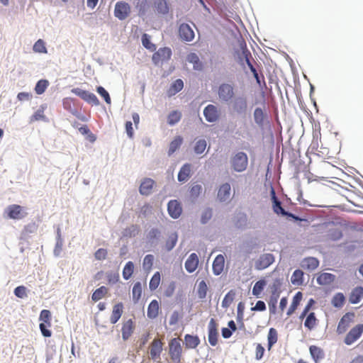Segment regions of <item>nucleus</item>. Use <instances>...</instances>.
I'll return each mask as SVG.
<instances>
[{
    "label": "nucleus",
    "instance_id": "60",
    "mask_svg": "<svg viewBox=\"0 0 363 363\" xmlns=\"http://www.w3.org/2000/svg\"><path fill=\"white\" fill-rule=\"evenodd\" d=\"M235 296V292L233 291H229L224 297L223 300V306L228 307L233 302Z\"/></svg>",
    "mask_w": 363,
    "mask_h": 363
},
{
    "label": "nucleus",
    "instance_id": "36",
    "mask_svg": "<svg viewBox=\"0 0 363 363\" xmlns=\"http://www.w3.org/2000/svg\"><path fill=\"white\" fill-rule=\"evenodd\" d=\"M154 4L158 13L166 14L169 12V6L166 0H155Z\"/></svg>",
    "mask_w": 363,
    "mask_h": 363
},
{
    "label": "nucleus",
    "instance_id": "7",
    "mask_svg": "<svg viewBox=\"0 0 363 363\" xmlns=\"http://www.w3.org/2000/svg\"><path fill=\"white\" fill-rule=\"evenodd\" d=\"M131 11L130 5L123 1H121L116 4L114 9V15L119 20H125L127 18Z\"/></svg>",
    "mask_w": 363,
    "mask_h": 363
},
{
    "label": "nucleus",
    "instance_id": "5",
    "mask_svg": "<svg viewBox=\"0 0 363 363\" xmlns=\"http://www.w3.org/2000/svg\"><path fill=\"white\" fill-rule=\"evenodd\" d=\"M363 334V324H357L348 332L346 335L344 342L347 345H350L355 342Z\"/></svg>",
    "mask_w": 363,
    "mask_h": 363
},
{
    "label": "nucleus",
    "instance_id": "53",
    "mask_svg": "<svg viewBox=\"0 0 363 363\" xmlns=\"http://www.w3.org/2000/svg\"><path fill=\"white\" fill-rule=\"evenodd\" d=\"M264 112L261 108H256L254 111V119L256 123L260 125L264 121Z\"/></svg>",
    "mask_w": 363,
    "mask_h": 363
},
{
    "label": "nucleus",
    "instance_id": "34",
    "mask_svg": "<svg viewBox=\"0 0 363 363\" xmlns=\"http://www.w3.org/2000/svg\"><path fill=\"white\" fill-rule=\"evenodd\" d=\"M267 282L265 280L261 279L257 281L253 288H252V294L257 298H259L262 292L263 291Z\"/></svg>",
    "mask_w": 363,
    "mask_h": 363
},
{
    "label": "nucleus",
    "instance_id": "32",
    "mask_svg": "<svg viewBox=\"0 0 363 363\" xmlns=\"http://www.w3.org/2000/svg\"><path fill=\"white\" fill-rule=\"evenodd\" d=\"M108 292V289L104 286H102L93 292L91 295V300L94 302H96L104 298L107 295Z\"/></svg>",
    "mask_w": 363,
    "mask_h": 363
},
{
    "label": "nucleus",
    "instance_id": "43",
    "mask_svg": "<svg viewBox=\"0 0 363 363\" xmlns=\"http://www.w3.org/2000/svg\"><path fill=\"white\" fill-rule=\"evenodd\" d=\"M134 271V264L132 262H128L123 269V277L125 280H128L130 278Z\"/></svg>",
    "mask_w": 363,
    "mask_h": 363
},
{
    "label": "nucleus",
    "instance_id": "23",
    "mask_svg": "<svg viewBox=\"0 0 363 363\" xmlns=\"http://www.w3.org/2000/svg\"><path fill=\"white\" fill-rule=\"evenodd\" d=\"M225 265V258L223 255H218L216 257L213 262V272L214 274L219 275L220 274L224 269Z\"/></svg>",
    "mask_w": 363,
    "mask_h": 363
},
{
    "label": "nucleus",
    "instance_id": "37",
    "mask_svg": "<svg viewBox=\"0 0 363 363\" xmlns=\"http://www.w3.org/2000/svg\"><path fill=\"white\" fill-rule=\"evenodd\" d=\"M268 350H270L272 346L277 342L278 340V334L276 329L272 328L269 329L268 335Z\"/></svg>",
    "mask_w": 363,
    "mask_h": 363
},
{
    "label": "nucleus",
    "instance_id": "24",
    "mask_svg": "<svg viewBox=\"0 0 363 363\" xmlns=\"http://www.w3.org/2000/svg\"><path fill=\"white\" fill-rule=\"evenodd\" d=\"M230 185L228 183L222 184L218 192V198L220 201H225L230 196Z\"/></svg>",
    "mask_w": 363,
    "mask_h": 363
},
{
    "label": "nucleus",
    "instance_id": "35",
    "mask_svg": "<svg viewBox=\"0 0 363 363\" xmlns=\"http://www.w3.org/2000/svg\"><path fill=\"white\" fill-rule=\"evenodd\" d=\"M318 320L313 312L310 313L304 322V326L309 330L313 329L317 325Z\"/></svg>",
    "mask_w": 363,
    "mask_h": 363
},
{
    "label": "nucleus",
    "instance_id": "10",
    "mask_svg": "<svg viewBox=\"0 0 363 363\" xmlns=\"http://www.w3.org/2000/svg\"><path fill=\"white\" fill-rule=\"evenodd\" d=\"M241 50H242V55L240 57V60H241L242 59L245 60V61L246 64L247 65V66L249 67L250 71L252 72L257 84H260V79H259V74H258L256 69L254 67V66L252 65V64L250 62V58H251L252 55H251V53L249 51V50L247 48L245 43L244 44V45L241 46Z\"/></svg>",
    "mask_w": 363,
    "mask_h": 363
},
{
    "label": "nucleus",
    "instance_id": "9",
    "mask_svg": "<svg viewBox=\"0 0 363 363\" xmlns=\"http://www.w3.org/2000/svg\"><path fill=\"white\" fill-rule=\"evenodd\" d=\"M218 323L211 318L208 325V340L211 346H216L218 342Z\"/></svg>",
    "mask_w": 363,
    "mask_h": 363
},
{
    "label": "nucleus",
    "instance_id": "38",
    "mask_svg": "<svg viewBox=\"0 0 363 363\" xmlns=\"http://www.w3.org/2000/svg\"><path fill=\"white\" fill-rule=\"evenodd\" d=\"M187 60L189 62L193 64L194 69L201 70L202 69L203 65L196 54H189L187 56Z\"/></svg>",
    "mask_w": 363,
    "mask_h": 363
},
{
    "label": "nucleus",
    "instance_id": "8",
    "mask_svg": "<svg viewBox=\"0 0 363 363\" xmlns=\"http://www.w3.org/2000/svg\"><path fill=\"white\" fill-rule=\"evenodd\" d=\"M6 212L8 218L13 220H20L26 216L27 213L23 207L18 204H12L7 207Z\"/></svg>",
    "mask_w": 363,
    "mask_h": 363
},
{
    "label": "nucleus",
    "instance_id": "59",
    "mask_svg": "<svg viewBox=\"0 0 363 363\" xmlns=\"http://www.w3.org/2000/svg\"><path fill=\"white\" fill-rule=\"evenodd\" d=\"M27 289L24 286H17L14 289V294L16 296L20 298H24L27 296Z\"/></svg>",
    "mask_w": 363,
    "mask_h": 363
},
{
    "label": "nucleus",
    "instance_id": "51",
    "mask_svg": "<svg viewBox=\"0 0 363 363\" xmlns=\"http://www.w3.org/2000/svg\"><path fill=\"white\" fill-rule=\"evenodd\" d=\"M160 283V272H157L154 274V275L152 277V278L150 279V281L149 284L150 289L152 291L155 290L158 287Z\"/></svg>",
    "mask_w": 363,
    "mask_h": 363
},
{
    "label": "nucleus",
    "instance_id": "42",
    "mask_svg": "<svg viewBox=\"0 0 363 363\" xmlns=\"http://www.w3.org/2000/svg\"><path fill=\"white\" fill-rule=\"evenodd\" d=\"M303 272L300 269H296L294 272L291 277V281L293 284L300 285L303 283Z\"/></svg>",
    "mask_w": 363,
    "mask_h": 363
},
{
    "label": "nucleus",
    "instance_id": "55",
    "mask_svg": "<svg viewBox=\"0 0 363 363\" xmlns=\"http://www.w3.org/2000/svg\"><path fill=\"white\" fill-rule=\"evenodd\" d=\"M96 91L101 97L104 98L106 104H111V99L110 97V95L108 92L103 86H97Z\"/></svg>",
    "mask_w": 363,
    "mask_h": 363
},
{
    "label": "nucleus",
    "instance_id": "52",
    "mask_svg": "<svg viewBox=\"0 0 363 363\" xmlns=\"http://www.w3.org/2000/svg\"><path fill=\"white\" fill-rule=\"evenodd\" d=\"M33 51L39 53H47V48L43 40H38L33 45Z\"/></svg>",
    "mask_w": 363,
    "mask_h": 363
},
{
    "label": "nucleus",
    "instance_id": "46",
    "mask_svg": "<svg viewBox=\"0 0 363 363\" xmlns=\"http://www.w3.org/2000/svg\"><path fill=\"white\" fill-rule=\"evenodd\" d=\"M142 295V286L140 282H136L133 287V299L138 302Z\"/></svg>",
    "mask_w": 363,
    "mask_h": 363
},
{
    "label": "nucleus",
    "instance_id": "3",
    "mask_svg": "<svg viewBox=\"0 0 363 363\" xmlns=\"http://www.w3.org/2000/svg\"><path fill=\"white\" fill-rule=\"evenodd\" d=\"M169 354L172 362H180L182 357V347L178 338H173L169 343Z\"/></svg>",
    "mask_w": 363,
    "mask_h": 363
},
{
    "label": "nucleus",
    "instance_id": "13",
    "mask_svg": "<svg viewBox=\"0 0 363 363\" xmlns=\"http://www.w3.org/2000/svg\"><path fill=\"white\" fill-rule=\"evenodd\" d=\"M271 196H272V203H273L272 208H273V211L275 213L281 214L282 216H287L289 217L296 218L292 213L286 212L282 208L281 203L277 198L275 191L273 188L271 190Z\"/></svg>",
    "mask_w": 363,
    "mask_h": 363
},
{
    "label": "nucleus",
    "instance_id": "11",
    "mask_svg": "<svg viewBox=\"0 0 363 363\" xmlns=\"http://www.w3.org/2000/svg\"><path fill=\"white\" fill-rule=\"evenodd\" d=\"M233 111L239 115L245 114L247 111V101L245 97H237L232 104Z\"/></svg>",
    "mask_w": 363,
    "mask_h": 363
},
{
    "label": "nucleus",
    "instance_id": "44",
    "mask_svg": "<svg viewBox=\"0 0 363 363\" xmlns=\"http://www.w3.org/2000/svg\"><path fill=\"white\" fill-rule=\"evenodd\" d=\"M142 43L145 48L152 52L156 50V45L151 43L150 37L146 33L142 35Z\"/></svg>",
    "mask_w": 363,
    "mask_h": 363
},
{
    "label": "nucleus",
    "instance_id": "33",
    "mask_svg": "<svg viewBox=\"0 0 363 363\" xmlns=\"http://www.w3.org/2000/svg\"><path fill=\"white\" fill-rule=\"evenodd\" d=\"M190 172L191 165L189 164H185L182 166L178 174V180L179 182L186 181L189 178Z\"/></svg>",
    "mask_w": 363,
    "mask_h": 363
},
{
    "label": "nucleus",
    "instance_id": "17",
    "mask_svg": "<svg viewBox=\"0 0 363 363\" xmlns=\"http://www.w3.org/2000/svg\"><path fill=\"white\" fill-rule=\"evenodd\" d=\"M167 210L169 216L173 218H179L182 212V208L177 200H172L168 203Z\"/></svg>",
    "mask_w": 363,
    "mask_h": 363
},
{
    "label": "nucleus",
    "instance_id": "28",
    "mask_svg": "<svg viewBox=\"0 0 363 363\" xmlns=\"http://www.w3.org/2000/svg\"><path fill=\"white\" fill-rule=\"evenodd\" d=\"M159 303L157 300H152L147 308V315L150 319H154L157 317L159 314Z\"/></svg>",
    "mask_w": 363,
    "mask_h": 363
},
{
    "label": "nucleus",
    "instance_id": "6",
    "mask_svg": "<svg viewBox=\"0 0 363 363\" xmlns=\"http://www.w3.org/2000/svg\"><path fill=\"white\" fill-rule=\"evenodd\" d=\"M72 92L88 104L94 106H99L100 104L98 98L93 93H90L79 88H74L72 89Z\"/></svg>",
    "mask_w": 363,
    "mask_h": 363
},
{
    "label": "nucleus",
    "instance_id": "15",
    "mask_svg": "<svg viewBox=\"0 0 363 363\" xmlns=\"http://www.w3.org/2000/svg\"><path fill=\"white\" fill-rule=\"evenodd\" d=\"M172 51L169 48H160L152 55V61L155 64H158L160 62L166 61L170 59Z\"/></svg>",
    "mask_w": 363,
    "mask_h": 363
},
{
    "label": "nucleus",
    "instance_id": "45",
    "mask_svg": "<svg viewBox=\"0 0 363 363\" xmlns=\"http://www.w3.org/2000/svg\"><path fill=\"white\" fill-rule=\"evenodd\" d=\"M345 301V298L344 295L342 293H337L333 296L332 304L336 308H340L344 305Z\"/></svg>",
    "mask_w": 363,
    "mask_h": 363
},
{
    "label": "nucleus",
    "instance_id": "48",
    "mask_svg": "<svg viewBox=\"0 0 363 363\" xmlns=\"http://www.w3.org/2000/svg\"><path fill=\"white\" fill-rule=\"evenodd\" d=\"M48 85L49 83L48 80L41 79L37 82L35 87V91L38 94H42L43 93L45 92Z\"/></svg>",
    "mask_w": 363,
    "mask_h": 363
},
{
    "label": "nucleus",
    "instance_id": "20",
    "mask_svg": "<svg viewBox=\"0 0 363 363\" xmlns=\"http://www.w3.org/2000/svg\"><path fill=\"white\" fill-rule=\"evenodd\" d=\"M199 257L196 253H191L185 262V269L189 273L194 272L199 265Z\"/></svg>",
    "mask_w": 363,
    "mask_h": 363
},
{
    "label": "nucleus",
    "instance_id": "14",
    "mask_svg": "<svg viewBox=\"0 0 363 363\" xmlns=\"http://www.w3.org/2000/svg\"><path fill=\"white\" fill-rule=\"evenodd\" d=\"M354 317L353 313H347L345 314L340 320L338 323L337 328V334H343L345 333L347 329L349 328L350 323L352 321V318Z\"/></svg>",
    "mask_w": 363,
    "mask_h": 363
},
{
    "label": "nucleus",
    "instance_id": "2",
    "mask_svg": "<svg viewBox=\"0 0 363 363\" xmlns=\"http://www.w3.org/2000/svg\"><path fill=\"white\" fill-rule=\"evenodd\" d=\"M150 359L160 363L161 362V354L163 350V342L159 338H155L149 346Z\"/></svg>",
    "mask_w": 363,
    "mask_h": 363
},
{
    "label": "nucleus",
    "instance_id": "21",
    "mask_svg": "<svg viewBox=\"0 0 363 363\" xmlns=\"http://www.w3.org/2000/svg\"><path fill=\"white\" fill-rule=\"evenodd\" d=\"M155 184L154 180L150 178H145L140 184L139 191L142 195L147 196L152 192L153 186Z\"/></svg>",
    "mask_w": 363,
    "mask_h": 363
},
{
    "label": "nucleus",
    "instance_id": "12",
    "mask_svg": "<svg viewBox=\"0 0 363 363\" xmlns=\"http://www.w3.org/2000/svg\"><path fill=\"white\" fill-rule=\"evenodd\" d=\"M274 262V257L271 253L262 255L255 262V268L262 270L269 267Z\"/></svg>",
    "mask_w": 363,
    "mask_h": 363
},
{
    "label": "nucleus",
    "instance_id": "25",
    "mask_svg": "<svg viewBox=\"0 0 363 363\" xmlns=\"http://www.w3.org/2000/svg\"><path fill=\"white\" fill-rule=\"evenodd\" d=\"M303 298V294L298 291L293 297L292 303H291L287 312V316H291L297 309Z\"/></svg>",
    "mask_w": 363,
    "mask_h": 363
},
{
    "label": "nucleus",
    "instance_id": "18",
    "mask_svg": "<svg viewBox=\"0 0 363 363\" xmlns=\"http://www.w3.org/2000/svg\"><path fill=\"white\" fill-rule=\"evenodd\" d=\"M180 38L185 41H191L194 38V33L191 28L186 23H182L179 28Z\"/></svg>",
    "mask_w": 363,
    "mask_h": 363
},
{
    "label": "nucleus",
    "instance_id": "58",
    "mask_svg": "<svg viewBox=\"0 0 363 363\" xmlns=\"http://www.w3.org/2000/svg\"><path fill=\"white\" fill-rule=\"evenodd\" d=\"M45 116L44 114V109H38L36 111L34 114L30 118V121H45Z\"/></svg>",
    "mask_w": 363,
    "mask_h": 363
},
{
    "label": "nucleus",
    "instance_id": "50",
    "mask_svg": "<svg viewBox=\"0 0 363 363\" xmlns=\"http://www.w3.org/2000/svg\"><path fill=\"white\" fill-rule=\"evenodd\" d=\"M208 286L205 281H201L198 285L197 293L200 298L203 299L206 296Z\"/></svg>",
    "mask_w": 363,
    "mask_h": 363
},
{
    "label": "nucleus",
    "instance_id": "39",
    "mask_svg": "<svg viewBox=\"0 0 363 363\" xmlns=\"http://www.w3.org/2000/svg\"><path fill=\"white\" fill-rule=\"evenodd\" d=\"M182 118V113L179 111L170 112L167 116V122L170 125H174L178 123Z\"/></svg>",
    "mask_w": 363,
    "mask_h": 363
},
{
    "label": "nucleus",
    "instance_id": "16",
    "mask_svg": "<svg viewBox=\"0 0 363 363\" xmlns=\"http://www.w3.org/2000/svg\"><path fill=\"white\" fill-rule=\"evenodd\" d=\"M203 115L206 120L208 122H215L219 118V113L217 107L209 104L203 110Z\"/></svg>",
    "mask_w": 363,
    "mask_h": 363
},
{
    "label": "nucleus",
    "instance_id": "56",
    "mask_svg": "<svg viewBox=\"0 0 363 363\" xmlns=\"http://www.w3.org/2000/svg\"><path fill=\"white\" fill-rule=\"evenodd\" d=\"M206 148V141L203 139L198 140L194 147V152L196 154H202Z\"/></svg>",
    "mask_w": 363,
    "mask_h": 363
},
{
    "label": "nucleus",
    "instance_id": "54",
    "mask_svg": "<svg viewBox=\"0 0 363 363\" xmlns=\"http://www.w3.org/2000/svg\"><path fill=\"white\" fill-rule=\"evenodd\" d=\"M139 232V228L136 225H132L124 230L123 235L128 237H135Z\"/></svg>",
    "mask_w": 363,
    "mask_h": 363
},
{
    "label": "nucleus",
    "instance_id": "19",
    "mask_svg": "<svg viewBox=\"0 0 363 363\" xmlns=\"http://www.w3.org/2000/svg\"><path fill=\"white\" fill-rule=\"evenodd\" d=\"M135 330V324L132 319H129L123 323L121 328L122 337L127 340L132 335Z\"/></svg>",
    "mask_w": 363,
    "mask_h": 363
},
{
    "label": "nucleus",
    "instance_id": "61",
    "mask_svg": "<svg viewBox=\"0 0 363 363\" xmlns=\"http://www.w3.org/2000/svg\"><path fill=\"white\" fill-rule=\"evenodd\" d=\"M279 296V292L277 291V289H274V291L272 292V295L271 296V302L272 303V306H271V304L269 303V310L271 313H274L275 311V303H277Z\"/></svg>",
    "mask_w": 363,
    "mask_h": 363
},
{
    "label": "nucleus",
    "instance_id": "41",
    "mask_svg": "<svg viewBox=\"0 0 363 363\" xmlns=\"http://www.w3.org/2000/svg\"><path fill=\"white\" fill-rule=\"evenodd\" d=\"M183 142V139L181 136H177L171 142L169 145V148L168 153L169 155L173 154L182 145Z\"/></svg>",
    "mask_w": 363,
    "mask_h": 363
},
{
    "label": "nucleus",
    "instance_id": "63",
    "mask_svg": "<svg viewBox=\"0 0 363 363\" xmlns=\"http://www.w3.org/2000/svg\"><path fill=\"white\" fill-rule=\"evenodd\" d=\"M107 254L108 252L106 249L100 248L96 251L94 257L97 260H104L106 258Z\"/></svg>",
    "mask_w": 363,
    "mask_h": 363
},
{
    "label": "nucleus",
    "instance_id": "26",
    "mask_svg": "<svg viewBox=\"0 0 363 363\" xmlns=\"http://www.w3.org/2000/svg\"><path fill=\"white\" fill-rule=\"evenodd\" d=\"M319 265V261L317 258L309 257L303 259L301 267L309 271L315 269Z\"/></svg>",
    "mask_w": 363,
    "mask_h": 363
},
{
    "label": "nucleus",
    "instance_id": "22",
    "mask_svg": "<svg viewBox=\"0 0 363 363\" xmlns=\"http://www.w3.org/2000/svg\"><path fill=\"white\" fill-rule=\"evenodd\" d=\"M123 313V305L122 303H118L113 306L112 313L110 317V321L112 324L116 323Z\"/></svg>",
    "mask_w": 363,
    "mask_h": 363
},
{
    "label": "nucleus",
    "instance_id": "31",
    "mask_svg": "<svg viewBox=\"0 0 363 363\" xmlns=\"http://www.w3.org/2000/svg\"><path fill=\"white\" fill-rule=\"evenodd\" d=\"M184 87V82L182 79H178L175 80L170 86L167 91L169 96L175 95L177 93L180 91Z\"/></svg>",
    "mask_w": 363,
    "mask_h": 363
},
{
    "label": "nucleus",
    "instance_id": "40",
    "mask_svg": "<svg viewBox=\"0 0 363 363\" xmlns=\"http://www.w3.org/2000/svg\"><path fill=\"white\" fill-rule=\"evenodd\" d=\"M309 350L315 362H317L319 359L323 358V352L320 347L315 345H311L309 348Z\"/></svg>",
    "mask_w": 363,
    "mask_h": 363
},
{
    "label": "nucleus",
    "instance_id": "1",
    "mask_svg": "<svg viewBox=\"0 0 363 363\" xmlns=\"http://www.w3.org/2000/svg\"><path fill=\"white\" fill-rule=\"evenodd\" d=\"M248 164V157L243 152L236 153L231 159V165L233 169L240 172L245 171Z\"/></svg>",
    "mask_w": 363,
    "mask_h": 363
},
{
    "label": "nucleus",
    "instance_id": "62",
    "mask_svg": "<svg viewBox=\"0 0 363 363\" xmlns=\"http://www.w3.org/2000/svg\"><path fill=\"white\" fill-rule=\"evenodd\" d=\"M154 257L152 255H147L143 259V267L147 269H150L153 264Z\"/></svg>",
    "mask_w": 363,
    "mask_h": 363
},
{
    "label": "nucleus",
    "instance_id": "57",
    "mask_svg": "<svg viewBox=\"0 0 363 363\" xmlns=\"http://www.w3.org/2000/svg\"><path fill=\"white\" fill-rule=\"evenodd\" d=\"M119 274L117 272H109L106 273V279L108 284H115L119 281Z\"/></svg>",
    "mask_w": 363,
    "mask_h": 363
},
{
    "label": "nucleus",
    "instance_id": "47",
    "mask_svg": "<svg viewBox=\"0 0 363 363\" xmlns=\"http://www.w3.org/2000/svg\"><path fill=\"white\" fill-rule=\"evenodd\" d=\"M39 320L42 323H48V327H51V313L49 310L44 309L40 312Z\"/></svg>",
    "mask_w": 363,
    "mask_h": 363
},
{
    "label": "nucleus",
    "instance_id": "49",
    "mask_svg": "<svg viewBox=\"0 0 363 363\" xmlns=\"http://www.w3.org/2000/svg\"><path fill=\"white\" fill-rule=\"evenodd\" d=\"M177 242V233L171 234L167 240L166 241L165 248L167 251H170L172 250L176 245Z\"/></svg>",
    "mask_w": 363,
    "mask_h": 363
},
{
    "label": "nucleus",
    "instance_id": "27",
    "mask_svg": "<svg viewBox=\"0 0 363 363\" xmlns=\"http://www.w3.org/2000/svg\"><path fill=\"white\" fill-rule=\"evenodd\" d=\"M335 279V276L334 274L324 272L318 276L316 281L320 285H328L333 283Z\"/></svg>",
    "mask_w": 363,
    "mask_h": 363
},
{
    "label": "nucleus",
    "instance_id": "30",
    "mask_svg": "<svg viewBox=\"0 0 363 363\" xmlns=\"http://www.w3.org/2000/svg\"><path fill=\"white\" fill-rule=\"evenodd\" d=\"M184 343L187 348L194 349L200 344V340L198 336L186 335L184 336Z\"/></svg>",
    "mask_w": 363,
    "mask_h": 363
},
{
    "label": "nucleus",
    "instance_id": "29",
    "mask_svg": "<svg viewBox=\"0 0 363 363\" xmlns=\"http://www.w3.org/2000/svg\"><path fill=\"white\" fill-rule=\"evenodd\" d=\"M363 298V287L357 286L355 287L350 295V301L352 303H357Z\"/></svg>",
    "mask_w": 363,
    "mask_h": 363
},
{
    "label": "nucleus",
    "instance_id": "64",
    "mask_svg": "<svg viewBox=\"0 0 363 363\" xmlns=\"http://www.w3.org/2000/svg\"><path fill=\"white\" fill-rule=\"evenodd\" d=\"M264 353V348L262 347V345L259 343H257L256 345V350H255V358L257 360L261 359L263 357Z\"/></svg>",
    "mask_w": 363,
    "mask_h": 363
},
{
    "label": "nucleus",
    "instance_id": "4",
    "mask_svg": "<svg viewBox=\"0 0 363 363\" xmlns=\"http://www.w3.org/2000/svg\"><path fill=\"white\" fill-rule=\"evenodd\" d=\"M218 95L221 101L228 102L235 96L234 87L230 84L223 83L218 89Z\"/></svg>",
    "mask_w": 363,
    "mask_h": 363
}]
</instances>
